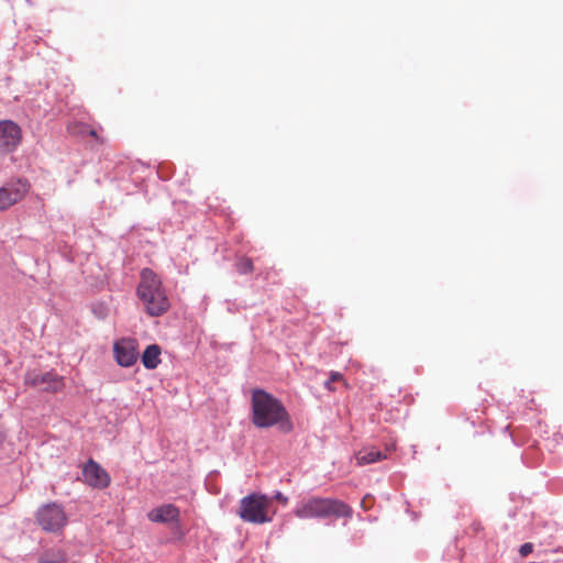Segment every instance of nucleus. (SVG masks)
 I'll list each match as a JSON object with an SVG mask.
<instances>
[{
  "label": "nucleus",
  "instance_id": "1",
  "mask_svg": "<svg viewBox=\"0 0 563 563\" xmlns=\"http://www.w3.org/2000/svg\"><path fill=\"white\" fill-rule=\"evenodd\" d=\"M252 423L260 429L277 426L283 432H291L294 424L283 402L261 388L252 390L251 396Z\"/></svg>",
  "mask_w": 563,
  "mask_h": 563
},
{
  "label": "nucleus",
  "instance_id": "2",
  "mask_svg": "<svg viewBox=\"0 0 563 563\" xmlns=\"http://www.w3.org/2000/svg\"><path fill=\"white\" fill-rule=\"evenodd\" d=\"M136 295L152 317L162 316L169 308V300L162 287L159 276L150 268L141 272Z\"/></svg>",
  "mask_w": 563,
  "mask_h": 563
},
{
  "label": "nucleus",
  "instance_id": "3",
  "mask_svg": "<svg viewBox=\"0 0 563 563\" xmlns=\"http://www.w3.org/2000/svg\"><path fill=\"white\" fill-rule=\"evenodd\" d=\"M294 514L300 519L327 518L334 516L336 518L352 517V508L336 499L312 497L297 504Z\"/></svg>",
  "mask_w": 563,
  "mask_h": 563
},
{
  "label": "nucleus",
  "instance_id": "4",
  "mask_svg": "<svg viewBox=\"0 0 563 563\" xmlns=\"http://www.w3.org/2000/svg\"><path fill=\"white\" fill-rule=\"evenodd\" d=\"M240 518L250 523L263 525L273 520L272 498L253 493L243 497L238 510Z\"/></svg>",
  "mask_w": 563,
  "mask_h": 563
},
{
  "label": "nucleus",
  "instance_id": "5",
  "mask_svg": "<svg viewBox=\"0 0 563 563\" xmlns=\"http://www.w3.org/2000/svg\"><path fill=\"white\" fill-rule=\"evenodd\" d=\"M30 189L31 184L25 177H14L5 181L0 187V211L22 201Z\"/></svg>",
  "mask_w": 563,
  "mask_h": 563
},
{
  "label": "nucleus",
  "instance_id": "6",
  "mask_svg": "<svg viewBox=\"0 0 563 563\" xmlns=\"http://www.w3.org/2000/svg\"><path fill=\"white\" fill-rule=\"evenodd\" d=\"M26 386L38 388L47 393H56L63 388V377L53 371L42 372L30 369L24 375Z\"/></svg>",
  "mask_w": 563,
  "mask_h": 563
},
{
  "label": "nucleus",
  "instance_id": "7",
  "mask_svg": "<svg viewBox=\"0 0 563 563\" xmlns=\"http://www.w3.org/2000/svg\"><path fill=\"white\" fill-rule=\"evenodd\" d=\"M36 520L43 530L57 532L66 525L67 517L60 505L51 503L37 510Z\"/></svg>",
  "mask_w": 563,
  "mask_h": 563
},
{
  "label": "nucleus",
  "instance_id": "8",
  "mask_svg": "<svg viewBox=\"0 0 563 563\" xmlns=\"http://www.w3.org/2000/svg\"><path fill=\"white\" fill-rule=\"evenodd\" d=\"M22 141L21 128L11 120L0 121V154L14 152Z\"/></svg>",
  "mask_w": 563,
  "mask_h": 563
},
{
  "label": "nucleus",
  "instance_id": "9",
  "mask_svg": "<svg viewBox=\"0 0 563 563\" xmlns=\"http://www.w3.org/2000/svg\"><path fill=\"white\" fill-rule=\"evenodd\" d=\"M82 476L89 486L98 489L108 487L111 481L108 472L91 459L85 464L82 468Z\"/></svg>",
  "mask_w": 563,
  "mask_h": 563
},
{
  "label": "nucleus",
  "instance_id": "10",
  "mask_svg": "<svg viewBox=\"0 0 563 563\" xmlns=\"http://www.w3.org/2000/svg\"><path fill=\"white\" fill-rule=\"evenodd\" d=\"M113 353L115 361L122 367L132 366L137 361L139 356L135 341L131 339H122L115 342Z\"/></svg>",
  "mask_w": 563,
  "mask_h": 563
},
{
  "label": "nucleus",
  "instance_id": "11",
  "mask_svg": "<svg viewBox=\"0 0 563 563\" xmlns=\"http://www.w3.org/2000/svg\"><path fill=\"white\" fill-rule=\"evenodd\" d=\"M147 517L152 522H177L179 520V509L172 504H167L152 509Z\"/></svg>",
  "mask_w": 563,
  "mask_h": 563
},
{
  "label": "nucleus",
  "instance_id": "12",
  "mask_svg": "<svg viewBox=\"0 0 563 563\" xmlns=\"http://www.w3.org/2000/svg\"><path fill=\"white\" fill-rule=\"evenodd\" d=\"M161 347L157 344L148 345L142 354V363L147 369H155L161 363Z\"/></svg>",
  "mask_w": 563,
  "mask_h": 563
},
{
  "label": "nucleus",
  "instance_id": "13",
  "mask_svg": "<svg viewBox=\"0 0 563 563\" xmlns=\"http://www.w3.org/2000/svg\"><path fill=\"white\" fill-rule=\"evenodd\" d=\"M65 561L66 554L59 548L45 550L38 556V563H64Z\"/></svg>",
  "mask_w": 563,
  "mask_h": 563
},
{
  "label": "nucleus",
  "instance_id": "14",
  "mask_svg": "<svg viewBox=\"0 0 563 563\" xmlns=\"http://www.w3.org/2000/svg\"><path fill=\"white\" fill-rule=\"evenodd\" d=\"M382 456V453L380 451L374 449V448H371V449H364L363 451H360L355 459H356V463L360 464V465H366V464H371V463H374L376 461H378Z\"/></svg>",
  "mask_w": 563,
  "mask_h": 563
},
{
  "label": "nucleus",
  "instance_id": "15",
  "mask_svg": "<svg viewBox=\"0 0 563 563\" xmlns=\"http://www.w3.org/2000/svg\"><path fill=\"white\" fill-rule=\"evenodd\" d=\"M236 271L239 274L244 275L253 271V263L250 258H242L236 263Z\"/></svg>",
  "mask_w": 563,
  "mask_h": 563
},
{
  "label": "nucleus",
  "instance_id": "16",
  "mask_svg": "<svg viewBox=\"0 0 563 563\" xmlns=\"http://www.w3.org/2000/svg\"><path fill=\"white\" fill-rule=\"evenodd\" d=\"M341 380H343L342 374H340L339 372H331L330 378L324 382V387L330 391H334L335 387L333 386V383Z\"/></svg>",
  "mask_w": 563,
  "mask_h": 563
},
{
  "label": "nucleus",
  "instance_id": "17",
  "mask_svg": "<svg viewBox=\"0 0 563 563\" xmlns=\"http://www.w3.org/2000/svg\"><path fill=\"white\" fill-rule=\"evenodd\" d=\"M92 311L99 319L106 318L108 313L107 307L101 303L93 306Z\"/></svg>",
  "mask_w": 563,
  "mask_h": 563
},
{
  "label": "nucleus",
  "instance_id": "18",
  "mask_svg": "<svg viewBox=\"0 0 563 563\" xmlns=\"http://www.w3.org/2000/svg\"><path fill=\"white\" fill-rule=\"evenodd\" d=\"M532 549L533 547L531 543H523L519 549V553L525 558L532 552Z\"/></svg>",
  "mask_w": 563,
  "mask_h": 563
},
{
  "label": "nucleus",
  "instance_id": "19",
  "mask_svg": "<svg viewBox=\"0 0 563 563\" xmlns=\"http://www.w3.org/2000/svg\"><path fill=\"white\" fill-rule=\"evenodd\" d=\"M273 498L276 500H279L284 505H286L288 501V498L286 496H284L280 492H276L275 495L273 496Z\"/></svg>",
  "mask_w": 563,
  "mask_h": 563
},
{
  "label": "nucleus",
  "instance_id": "20",
  "mask_svg": "<svg viewBox=\"0 0 563 563\" xmlns=\"http://www.w3.org/2000/svg\"><path fill=\"white\" fill-rule=\"evenodd\" d=\"M88 133H89L91 136H96V135H97V134H96V131H95V130H91V129H89V130H88Z\"/></svg>",
  "mask_w": 563,
  "mask_h": 563
},
{
  "label": "nucleus",
  "instance_id": "21",
  "mask_svg": "<svg viewBox=\"0 0 563 563\" xmlns=\"http://www.w3.org/2000/svg\"><path fill=\"white\" fill-rule=\"evenodd\" d=\"M4 440V433L0 430V443H2Z\"/></svg>",
  "mask_w": 563,
  "mask_h": 563
}]
</instances>
